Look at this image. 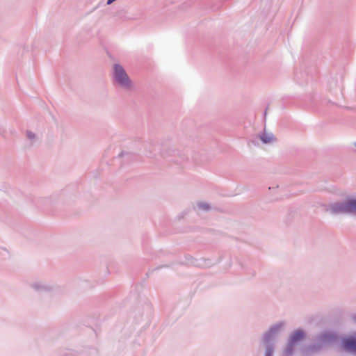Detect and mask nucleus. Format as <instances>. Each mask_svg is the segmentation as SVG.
I'll use <instances>...</instances> for the list:
<instances>
[{
    "label": "nucleus",
    "instance_id": "1",
    "mask_svg": "<svg viewBox=\"0 0 356 356\" xmlns=\"http://www.w3.org/2000/svg\"><path fill=\"white\" fill-rule=\"evenodd\" d=\"M314 341L315 343L302 347L300 352L302 356H312L321 351L324 347L338 343L339 337L335 332L324 331L317 334Z\"/></svg>",
    "mask_w": 356,
    "mask_h": 356
},
{
    "label": "nucleus",
    "instance_id": "2",
    "mask_svg": "<svg viewBox=\"0 0 356 356\" xmlns=\"http://www.w3.org/2000/svg\"><path fill=\"white\" fill-rule=\"evenodd\" d=\"M326 211L333 215L349 214L356 216V198L347 197L342 202L331 203Z\"/></svg>",
    "mask_w": 356,
    "mask_h": 356
},
{
    "label": "nucleus",
    "instance_id": "3",
    "mask_svg": "<svg viewBox=\"0 0 356 356\" xmlns=\"http://www.w3.org/2000/svg\"><path fill=\"white\" fill-rule=\"evenodd\" d=\"M113 78L114 81L122 88L129 90L132 86V82L124 67L116 63L113 65Z\"/></svg>",
    "mask_w": 356,
    "mask_h": 356
},
{
    "label": "nucleus",
    "instance_id": "4",
    "mask_svg": "<svg viewBox=\"0 0 356 356\" xmlns=\"http://www.w3.org/2000/svg\"><path fill=\"white\" fill-rule=\"evenodd\" d=\"M306 337V332L302 329L293 331L287 341V346L283 352L284 356H292L294 353V347Z\"/></svg>",
    "mask_w": 356,
    "mask_h": 356
},
{
    "label": "nucleus",
    "instance_id": "5",
    "mask_svg": "<svg viewBox=\"0 0 356 356\" xmlns=\"http://www.w3.org/2000/svg\"><path fill=\"white\" fill-rule=\"evenodd\" d=\"M285 323L280 321L271 325L268 330L263 334L261 341L264 344H270L275 346V341L277 336L284 327Z\"/></svg>",
    "mask_w": 356,
    "mask_h": 356
},
{
    "label": "nucleus",
    "instance_id": "6",
    "mask_svg": "<svg viewBox=\"0 0 356 356\" xmlns=\"http://www.w3.org/2000/svg\"><path fill=\"white\" fill-rule=\"evenodd\" d=\"M341 345L345 351L356 355V332L341 338Z\"/></svg>",
    "mask_w": 356,
    "mask_h": 356
},
{
    "label": "nucleus",
    "instance_id": "7",
    "mask_svg": "<svg viewBox=\"0 0 356 356\" xmlns=\"http://www.w3.org/2000/svg\"><path fill=\"white\" fill-rule=\"evenodd\" d=\"M31 287L39 294H45L54 291L56 286L43 281H35L31 284Z\"/></svg>",
    "mask_w": 356,
    "mask_h": 356
},
{
    "label": "nucleus",
    "instance_id": "8",
    "mask_svg": "<svg viewBox=\"0 0 356 356\" xmlns=\"http://www.w3.org/2000/svg\"><path fill=\"white\" fill-rule=\"evenodd\" d=\"M259 138L264 144H268L276 140L274 135L272 133L268 134L264 131L260 136Z\"/></svg>",
    "mask_w": 356,
    "mask_h": 356
},
{
    "label": "nucleus",
    "instance_id": "9",
    "mask_svg": "<svg viewBox=\"0 0 356 356\" xmlns=\"http://www.w3.org/2000/svg\"><path fill=\"white\" fill-rule=\"evenodd\" d=\"M265 346L264 356H273L275 346L270 344H264Z\"/></svg>",
    "mask_w": 356,
    "mask_h": 356
},
{
    "label": "nucleus",
    "instance_id": "10",
    "mask_svg": "<svg viewBox=\"0 0 356 356\" xmlns=\"http://www.w3.org/2000/svg\"><path fill=\"white\" fill-rule=\"evenodd\" d=\"M118 157H124L126 161H129L133 160L136 157V155L131 152H125L122 151L118 154Z\"/></svg>",
    "mask_w": 356,
    "mask_h": 356
},
{
    "label": "nucleus",
    "instance_id": "11",
    "mask_svg": "<svg viewBox=\"0 0 356 356\" xmlns=\"http://www.w3.org/2000/svg\"><path fill=\"white\" fill-rule=\"evenodd\" d=\"M197 208L204 211H208L210 209V205L206 202H199L197 204Z\"/></svg>",
    "mask_w": 356,
    "mask_h": 356
},
{
    "label": "nucleus",
    "instance_id": "12",
    "mask_svg": "<svg viewBox=\"0 0 356 356\" xmlns=\"http://www.w3.org/2000/svg\"><path fill=\"white\" fill-rule=\"evenodd\" d=\"M26 137H27L29 140H34V139L35 138L36 136H35V134L33 132H32L31 131H26Z\"/></svg>",
    "mask_w": 356,
    "mask_h": 356
},
{
    "label": "nucleus",
    "instance_id": "13",
    "mask_svg": "<svg viewBox=\"0 0 356 356\" xmlns=\"http://www.w3.org/2000/svg\"><path fill=\"white\" fill-rule=\"evenodd\" d=\"M180 160H176L175 162L179 163H182L185 160H188V156H186L184 154H180Z\"/></svg>",
    "mask_w": 356,
    "mask_h": 356
},
{
    "label": "nucleus",
    "instance_id": "14",
    "mask_svg": "<svg viewBox=\"0 0 356 356\" xmlns=\"http://www.w3.org/2000/svg\"><path fill=\"white\" fill-rule=\"evenodd\" d=\"M266 113H267V108H266L265 111H264V116L266 115Z\"/></svg>",
    "mask_w": 356,
    "mask_h": 356
},
{
    "label": "nucleus",
    "instance_id": "15",
    "mask_svg": "<svg viewBox=\"0 0 356 356\" xmlns=\"http://www.w3.org/2000/svg\"><path fill=\"white\" fill-rule=\"evenodd\" d=\"M174 152H175V153L179 154V151H174Z\"/></svg>",
    "mask_w": 356,
    "mask_h": 356
},
{
    "label": "nucleus",
    "instance_id": "16",
    "mask_svg": "<svg viewBox=\"0 0 356 356\" xmlns=\"http://www.w3.org/2000/svg\"><path fill=\"white\" fill-rule=\"evenodd\" d=\"M354 145H355V147H356V142L354 143Z\"/></svg>",
    "mask_w": 356,
    "mask_h": 356
},
{
    "label": "nucleus",
    "instance_id": "17",
    "mask_svg": "<svg viewBox=\"0 0 356 356\" xmlns=\"http://www.w3.org/2000/svg\"><path fill=\"white\" fill-rule=\"evenodd\" d=\"M354 319H355V321H356V316L354 317Z\"/></svg>",
    "mask_w": 356,
    "mask_h": 356
}]
</instances>
